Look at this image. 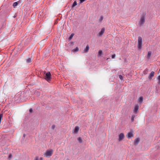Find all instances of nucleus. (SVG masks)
<instances>
[{"instance_id":"obj_1","label":"nucleus","mask_w":160,"mask_h":160,"mask_svg":"<svg viewBox=\"0 0 160 160\" xmlns=\"http://www.w3.org/2000/svg\"><path fill=\"white\" fill-rule=\"evenodd\" d=\"M142 39L140 37H139L138 38V48L139 49H141L142 48Z\"/></svg>"},{"instance_id":"obj_2","label":"nucleus","mask_w":160,"mask_h":160,"mask_svg":"<svg viewBox=\"0 0 160 160\" xmlns=\"http://www.w3.org/2000/svg\"><path fill=\"white\" fill-rule=\"evenodd\" d=\"M53 151L52 150H47L44 154L45 156L47 157L51 156L53 154Z\"/></svg>"},{"instance_id":"obj_3","label":"nucleus","mask_w":160,"mask_h":160,"mask_svg":"<svg viewBox=\"0 0 160 160\" xmlns=\"http://www.w3.org/2000/svg\"><path fill=\"white\" fill-rule=\"evenodd\" d=\"M45 78L48 82L51 80V74L50 72H48L46 74Z\"/></svg>"},{"instance_id":"obj_4","label":"nucleus","mask_w":160,"mask_h":160,"mask_svg":"<svg viewBox=\"0 0 160 160\" xmlns=\"http://www.w3.org/2000/svg\"><path fill=\"white\" fill-rule=\"evenodd\" d=\"M105 31L104 28H102L101 31L98 34L97 36L98 37H101L104 33Z\"/></svg>"},{"instance_id":"obj_5","label":"nucleus","mask_w":160,"mask_h":160,"mask_svg":"<svg viewBox=\"0 0 160 160\" xmlns=\"http://www.w3.org/2000/svg\"><path fill=\"white\" fill-rule=\"evenodd\" d=\"M133 136V132L132 131H131L129 132H128L127 135V137L128 138H130L132 137Z\"/></svg>"},{"instance_id":"obj_6","label":"nucleus","mask_w":160,"mask_h":160,"mask_svg":"<svg viewBox=\"0 0 160 160\" xmlns=\"http://www.w3.org/2000/svg\"><path fill=\"white\" fill-rule=\"evenodd\" d=\"M124 138V136L123 133H121L119 135V141L122 140Z\"/></svg>"},{"instance_id":"obj_7","label":"nucleus","mask_w":160,"mask_h":160,"mask_svg":"<svg viewBox=\"0 0 160 160\" xmlns=\"http://www.w3.org/2000/svg\"><path fill=\"white\" fill-rule=\"evenodd\" d=\"M139 109V107L138 105H136L133 110V112L135 113H137Z\"/></svg>"},{"instance_id":"obj_8","label":"nucleus","mask_w":160,"mask_h":160,"mask_svg":"<svg viewBox=\"0 0 160 160\" xmlns=\"http://www.w3.org/2000/svg\"><path fill=\"white\" fill-rule=\"evenodd\" d=\"M154 72L153 71H152L151 73L149 74V76H148V78L149 79H152V77L154 76Z\"/></svg>"},{"instance_id":"obj_9","label":"nucleus","mask_w":160,"mask_h":160,"mask_svg":"<svg viewBox=\"0 0 160 160\" xmlns=\"http://www.w3.org/2000/svg\"><path fill=\"white\" fill-rule=\"evenodd\" d=\"M145 22V18L144 17L142 16L141 17L140 19V24L142 25Z\"/></svg>"},{"instance_id":"obj_10","label":"nucleus","mask_w":160,"mask_h":160,"mask_svg":"<svg viewBox=\"0 0 160 160\" xmlns=\"http://www.w3.org/2000/svg\"><path fill=\"white\" fill-rule=\"evenodd\" d=\"M140 141V139L139 138H136L134 141V143L135 145H137Z\"/></svg>"},{"instance_id":"obj_11","label":"nucleus","mask_w":160,"mask_h":160,"mask_svg":"<svg viewBox=\"0 0 160 160\" xmlns=\"http://www.w3.org/2000/svg\"><path fill=\"white\" fill-rule=\"evenodd\" d=\"M79 128L78 127L76 126L75 127L74 130V132L75 133H77L79 130Z\"/></svg>"},{"instance_id":"obj_12","label":"nucleus","mask_w":160,"mask_h":160,"mask_svg":"<svg viewBox=\"0 0 160 160\" xmlns=\"http://www.w3.org/2000/svg\"><path fill=\"white\" fill-rule=\"evenodd\" d=\"M89 49V47L88 45L87 46L86 48L84 49L83 50V52H87Z\"/></svg>"},{"instance_id":"obj_13","label":"nucleus","mask_w":160,"mask_h":160,"mask_svg":"<svg viewBox=\"0 0 160 160\" xmlns=\"http://www.w3.org/2000/svg\"><path fill=\"white\" fill-rule=\"evenodd\" d=\"M32 59L31 58H28L26 60V62L28 63H30L32 62Z\"/></svg>"},{"instance_id":"obj_14","label":"nucleus","mask_w":160,"mask_h":160,"mask_svg":"<svg viewBox=\"0 0 160 160\" xmlns=\"http://www.w3.org/2000/svg\"><path fill=\"white\" fill-rule=\"evenodd\" d=\"M79 51V49L78 47H76L75 48L73 49L72 51L73 52H77Z\"/></svg>"},{"instance_id":"obj_15","label":"nucleus","mask_w":160,"mask_h":160,"mask_svg":"<svg viewBox=\"0 0 160 160\" xmlns=\"http://www.w3.org/2000/svg\"><path fill=\"white\" fill-rule=\"evenodd\" d=\"M102 54V52L101 50H100L98 52V56L100 57Z\"/></svg>"},{"instance_id":"obj_16","label":"nucleus","mask_w":160,"mask_h":160,"mask_svg":"<svg viewBox=\"0 0 160 160\" xmlns=\"http://www.w3.org/2000/svg\"><path fill=\"white\" fill-rule=\"evenodd\" d=\"M78 141L80 143H81L82 142V139L80 137H79L78 138Z\"/></svg>"},{"instance_id":"obj_17","label":"nucleus","mask_w":160,"mask_h":160,"mask_svg":"<svg viewBox=\"0 0 160 160\" xmlns=\"http://www.w3.org/2000/svg\"><path fill=\"white\" fill-rule=\"evenodd\" d=\"M151 52H148V55H147V58L148 59L149 58L151 55Z\"/></svg>"},{"instance_id":"obj_18","label":"nucleus","mask_w":160,"mask_h":160,"mask_svg":"<svg viewBox=\"0 0 160 160\" xmlns=\"http://www.w3.org/2000/svg\"><path fill=\"white\" fill-rule=\"evenodd\" d=\"M138 100L140 103H141L143 101V98L142 97H140L138 99Z\"/></svg>"},{"instance_id":"obj_19","label":"nucleus","mask_w":160,"mask_h":160,"mask_svg":"<svg viewBox=\"0 0 160 160\" xmlns=\"http://www.w3.org/2000/svg\"><path fill=\"white\" fill-rule=\"evenodd\" d=\"M18 4V3L17 2H15L13 3V7L15 8V7L17 6Z\"/></svg>"},{"instance_id":"obj_20","label":"nucleus","mask_w":160,"mask_h":160,"mask_svg":"<svg viewBox=\"0 0 160 160\" xmlns=\"http://www.w3.org/2000/svg\"><path fill=\"white\" fill-rule=\"evenodd\" d=\"M77 5V2L76 1H75L72 5V7H74L75 6H76Z\"/></svg>"},{"instance_id":"obj_21","label":"nucleus","mask_w":160,"mask_h":160,"mask_svg":"<svg viewBox=\"0 0 160 160\" xmlns=\"http://www.w3.org/2000/svg\"><path fill=\"white\" fill-rule=\"evenodd\" d=\"M103 19V17L102 16H101L100 17L99 20L100 22H102Z\"/></svg>"},{"instance_id":"obj_22","label":"nucleus","mask_w":160,"mask_h":160,"mask_svg":"<svg viewBox=\"0 0 160 160\" xmlns=\"http://www.w3.org/2000/svg\"><path fill=\"white\" fill-rule=\"evenodd\" d=\"M135 117V116L134 115H133L132 116L131 119V121H132V122H133L134 121V118Z\"/></svg>"},{"instance_id":"obj_23","label":"nucleus","mask_w":160,"mask_h":160,"mask_svg":"<svg viewBox=\"0 0 160 160\" xmlns=\"http://www.w3.org/2000/svg\"><path fill=\"white\" fill-rule=\"evenodd\" d=\"M158 83L160 84V75H159L158 77Z\"/></svg>"},{"instance_id":"obj_24","label":"nucleus","mask_w":160,"mask_h":160,"mask_svg":"<svg viewBox=\"0 0 160 160\" xmlns=\"http://www.w3.org/2000/svg\"><path fill=\"white\" fill-rule=\"evenodd\" d=\"M73 35H74L73 34H71V35L69 37V39L70 40H71V39H72V38L73 37Z\"/></svg>"},{"instance_id":"obj_25","label":"nucleus","mask_w":160,"mask_h":160,"mask_svg":"<svg viewBox=\"0 0 160 160\" xmlns=\"http://www.w3.org/2000/svg\"><path fill=\"white\" fill-rule=\"evenodd\" d=\"M3 114H0V120H1L2 118V117H3Z\"/></svg>"},{"instance_id":"obj_26","label":"nucleus","mask_w":160,"mask_h":160,"mask_svg":"<svg viewBox=\"0 0 160 160\" xmlns=\"http://www.w3.org/2000/svg\"><path fill=\"white\" fill-rule=\"evenodd\" d=\"M119 78L121 80H122L123 79V77H122V76L121 75H119Z\"/></svg>"},{"instance_id":"obj_27","label":"nucleus","mask_w":160,"mask_h":160,"mask_svg":"<svg viewBox=\"0 0 160 160\" xmlns=\"http://www.w3.org/2000/svg\"><path fill=\"white\" fill-rule=\"evenodd\" d=\"M115 57V55L114 54L112 56V58H114Z\"/></svg>"},{"instance_id":"obj_28","label":"nucleus","mask_w":160,"mask_h":160,"mask_svg":"<svg viewBox=\"0 0 160 160\" xmlns=\"http://www.w3.org/2000/svg\"><path fill=\"white\" fill-rule=\"evenodd\" d=\"M53 129H54L55 128V126L54 125H53L51 127Z\"/></svg>"},{"instance_id":"obj_29","label":"nucleus","mask_w":160,"mask_h":160,"mask_svg":"<svg viewBox=\"0 0 160 160\" xmlns=\"http://www.w3.org/2000/svg\"><path fill=\"white\" fill-rule=\"evenodd\" d=\"M80 1V3H82L84 1H85V0H79Z\"/></svg>"},{"instance_id":"obj_30","label":"nucleus","mask_w":160,"mask_h":160,"mask_svg":"<svg viewBox=\"0 0 160 160\" xmlns=\"http://www.w3.org/2000/svg\"><path fill=\"white\" fill-rule=\"evenodd\" d=\"M8 157L9 158H11L12 157V155L11 154H10Z\"/></svg>"},{"instance_id":"obj_31","label":"nucleus","mask_w":160,"mask_h":160,"mask_svg":"<svg viewBox=\"0 0 160 160\" xmlns=\"http://www.w3.org/2000/svg\"><path fill=\"white\" fill-rule=\"evenodd\" d=\"M29 112L30 113H32V108H30L29 109Z\"/></svg>"},{"instance_id":"obj_32","label":"nucleus","mask_w":160,"mask_h":160,"mask_svg":"<svg viewBox=\"0 0 160 160\" xmlns=\"http://www.w3.org/2000/svg\"><path fill=\"white\" fill-rule=\"evenodd\" d=\"M25 136H26V135L25 134H24L23 135L22 138H24L25 137Z\"/></svg>"},{"instance_id":"obj_33","label":"nucleus","mask_w":160,"mask_h":160,"mask_svg":"<svg viewBox=\"0 0 160 160\" xmlns=\"http://www.w3.org/2000/svg\"><path fill=\"white\" fill-rule=\"evenodd\" d=\"M34 160H38V157H36L34 159Z\"/></svg>"},{"instance_id":"obj_34","label":"nucleus","mask_w":160,"mask_h":160,"mask_svg":"<svg viewBox=\"0 0 160 160\" xmlns=\"http://www.w3.org/2000/svg\"><path fill=\"white\" fill-rule=\"evenodd\" d=\"M40 160H42V158H40Z\"/></svg>"},{"instance_id":"obj_35","label":"nucleus","mask_w":160,"mask_h":160,"mask_svg":"<svg viewBox=\"0 0 160 160\" xmlns=\"http://www.w3.org/2000/svg\"><path fill=\"white\" fill-rule=\"evenodd\" d=\"M16 16H16V15H14V16H13V18H15Z\"/></svg>"},{"instance_id":"obj_36","label":"nucleus","mask_w":160,"mask_h":160,"mask_svg":"<svg viewBox=\"0 0 160 160\" xmlns=\"http://www.w3.org/2000/svg\"><path fill=\"white\" fill-rule=\"evenodd\" d=\"M159 71H160V69H159Z\"/></svg>"}]
</instances>
